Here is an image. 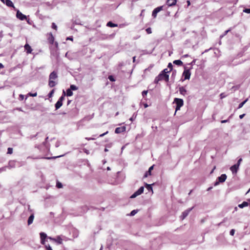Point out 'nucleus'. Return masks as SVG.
Listing matches in <instances>:
<instances>
[{
    "mask_svg": "<svg viewBox=\"0 0 250 250\" xmlns=\"http://www.w3.org/2000/svg\"><path fill=\"white\" fill-rule=\"evenodd\" d=\"M58 78L57 73L54 71L51 72L49 77L48 85L50 87H53L57 84V83L53 81Z\"/></svg>",
    "mask_w": 250,
    "mask_h": 250,
    "instance_id": "1",
    "label": "nucleus"
},
{
    "mask_svg": "<svg viewBox=\"0 0 250 250\" xmlns=\"http://www.w3.org/2000/svg\"><path fill=\"white\" fill-rule=\"evenodd\" d=\"M173 103H175L176 104V107H175V112H176L180 110V108L184 104V101L182 99L177 98H175L174 99Z\"/></svg>",
    "mask_w": 250,
    "mask_h": 250,
    "instance_id": "2",
    "label": "nucleus"
},
{
    "mask_svg": "<svg viewBox=\"0 0 250 250\" xmlns=\"http://www.w3.org/2000/svg\"><path fill=\"white\" fill-rule=\"evenodd\" d=\"M192 67H190L189 68H188L186 67H185V70L183 73V76L184 77V79H182L181 80L182 81H184L186 80H189L190 77L191 73H190V69H191Z\"/></svg>",
    "mask_w": 250,
    "mask_h": 250,
    "instance_id": "3",
    "label": "nucleus"
},
{
    "mask_svg": "<svg viewBox=\"0 0 250 250\" xmlns=\"http://www.w3.org/2000/svg\"><path fill=\"white\" fill-rule=\"evenodd\" d=\"M144 187H141L136 191H135L132 195L130 196V198H134L137 196L141 195L144 192Z\"/></svg>",
    "mask_w": 250,
    "mask_h": 250,
    "instance_id": "4",
    "label": "nucleus"
},
{
    "mask_svg": "<svg viewBox=\"0 0 250 250\" xmlns=\"http://www.w3.org/2000/svg\"><path fill=\"white\" fill-rule=\"evenodd\" d=\"M16 17L18 19L23 21L24 20H27V17L25 15H23L19 10H18L16 14Z\"/></svg>",
    "mask_w": 250,
    "mask_h": 250,
    "instance_id": "5",
    "label": "nucleus"
},
{
    "mask_svg": "<svg viewBox=\"0 0 250 250\" xmlns=\"http://www.w3.org/2000/svg\"><path fill=\"white\" fill-rule=\"evenodd\" d=\"M65 237L64 236H58L56 238L53 239V241L57 243L58 244H62V240H64Z\"/></svg>",
    "mask_w": 250,
    "mask_h": 250,
    "instance_id": "6",
    "label": "nucleus"
},
{
    "mask_svg": "<svg viewBox=\"0 0 250 250\" xmlns=\"http://www.w3.org/2000/svg\"><path fill=\"white\" fill-rule=\"evenodd\" d=\"M163 6L157 7L155 8L152 11V16L155 18L157 16V13L163 9Z\"/></svg>",
    "mask_w": 250,
    "mask_h": 250,
    "instance_id": "7",
    "label": "nucleus"
},
{
    "mask_svg": "<svg viewBox=\"0 0 250 250\" xmlns=\"http://www.w3.org/2000/svg\"><path fill=\"white\" fill-rule=\"evenodd\" d=\"M41 238V242L42 245H45V240L47 238L46 234L44 232H42L40 233Z\"/></svg>",
    "mask_w": 250,
    "mask_h": 250,
    "instance_id": "8",
    "label": "nucleus"
},
{
    "mask_svg": "<svg viewBox=\"0 0 250 250\" xmlns=\"http://www.w3.org/2000/svg\"><path fill=\"white\" fill-rule=\"evenodd\" d=\"M193 207L188 208V209L185 210L183 212L182 215L181 216V218L182 220L184 219L189 214V212L192 209Z\"/></svg>",
    "mask_w": 250,
    "mask_h": 250,
    "instance_id": "9",
    "label": "nucleus"
},
{
    "mask_svg": "<svg viewBox=\"0 0 250 250\" xmlns=\"http://www.w3.org/2000/svg\"><path fill=\"white\" fill-rule=\"evenodd\" d=\"M114 34L111 35L102 34L101 36L99 38L101 40H105L108 39H112L114 36Z\"/></svg>",
    "mask_w": 250,
    "mask_h": 250,
    "instance_id": "10",
    "label": "nucleus"
},
{
    "mask_svg": "<svg viewBox=\"0 0 250 250\" xmlns=\"http://www.w3.org/2000/svg\"><path fill=\"white\" fill-rule=\"evenodd\" d=\"M158 76H161V81L165 80L167 82H168L169 81V75L167 74H163V73H160Z\"/></svg>",
    "mask_w": 250,
    "mask_h": 250,
    "instance_id": "11",
    "label": "nucleus"
},
{
    "mask_svg": "<svg viewBox=\"0 0 250 250\" xmlns=\"http://www.w3.org/2000/svg\"><path fill=\"white\" fill-rule=\"evenodd\" d=\"M126 127L125 126L118 127L115 129V132L117 134H119L125 132V131Z\"/></svg>",
    "mask_w": 250,
    "mask_h": 250,
    "instance_id": "12",
    "label": "nucleus"
},
{
    "mask_svg": "<svg viewBox=\"0 0 250 250\" xmlns=\"http://www.w3.org/2000/svg\"><path fill=\"white\" fill-rule=\"evenodd\" d=\"M3 3H5L7 6L10 7H14V6L12 1L10 0H0Z\"/></svg>",
    "mask_w": 250,
    "mask_h": 250,
    "instance_id": "13",
    "label": "nucleus"
},
{
    "mask_svg": "<svg viewBox=\"0 0 250 250\" xmlns=\"http://www.w3.org/2000/svg\"><path fill=\"white\" fill-rule=\"evenodd\" d=\"M227 177V176L226 174H223L218 177L217 179L219 181V182L223 183L226 181Z\"/></svg>",
    "mask_w": 250,
    "mask_h": 250,
    "instance_id": "14",
    "label": "nucleus"
},
{
    "mask_svg": "<svg viewBox=\"0 0 250 250\" xmlns=\"http://www.w3.org/2000/svg\"><path fill=\"white\" fill-rule=\"evenodd\" d=\"M153 167H154V165L151 166L149 168L148 170L145 172V173L143 176L144 178H146L148 175H151V170H153Z\"/></svg>",
    "mask_w": 250,
    "mask_h": 250,
    "instance_id": "15",
    "label": "nucleus"
},
{
    "mask_svg": "<svg viewBox=\"0 0 250 250\" xmlns=\"http://www.w3.org/2000/svg\"><path fill=\"white\" fill-rule=\"evenodd\" d=\"M239 168V167L237 166V165H236L235 164L232 166L230 167V169L232 171V173H236Z\"/></svg>",
    "mask_w": 250,
    "mask_h": 250,
    "instance_id": "16",
    "label": "nucleus"
},
{
    "mask_svg": "<svg viewBox=\"0 0 250 250\" xmlns=\"http://www.w3.org/2000/svg\"><path fill=\"white\" fill-rule=\"evenodd\" d=\"M177 0H167V4L169 6H172L176 4Z\"/></svg>",
    "mask_w": 250,
    "mask_h": 250,
    "instance_id": "17",
    "label": "nucleus"
},
{
    "mask_svg": "<svg viewBox=\"0 0 250 250\" xmlns=\"http://www.w3.org/2000/svg\"><path fill=\"white\" fill-rule=\"evenodd\" d=\"M24 48L25 50L26 51L27 53L28 54L31 53L32 51L31 46L28 43L25 44V45H24Z\"/></svg>",
    "mask_w": 250,
    "mask_h": 250,
    "instance_id": "18",
    "label": "nucleus"
},
{
    "mask_svg": "<svg viewBox=\"0 0 250 250\" xmlns=\"http://www.w3.org/2000/svg\"><path fill=\"white\" fill-rule=\"evenodd\" d=\"M34 218V213H32L28 219L27 223H28V225H31L33 223Z\"/></svg>",
    "mask_w": 250,
    "mask_h": 250,
    "instance_id": "19",
    "label": "nucleus"
},
{
    "mask_svg": "<svg viewBox=\"0 0 250 250\" xmlns=\"http://www.w3.org/2000/svg\"><path fill=\"white\" fill-rule=\"evenodd\" d=\"M180 93L184 96L187 94V90L184 87L181 86L179 88Z\"/></svg>",
    "mask_w": 250,
    "mask_h": 250,
    "instance_id": "20",
    "label": "nucleus"
},
{
    "mask_svg": "<svg viewBox=\"0 0 250 250\" xmlns=\"http://www.w3.org/2000/svg\"><path fill=\"white\" fill-rule=\"evenodd\" d=\"M152 184L151 185V184H148L147 183H145V186L146 188L148 190V191H151L152 192H153V188L152 187Z\"/></svg>",
    "mask_w": 250,
    "mask_h": 250,
    "instance_id": "21",
    "label": "nucleus"
},
{
    "mask_svg": "<svg viewBox=\"0 0 250 250\" xmlns=\"http://www.w3.org/2000/svg\"><path fill=\"white\" fill-rule=\"evenodd\" d=\"M7 168H14L15 167V162L13 161H9V163H8V165L7 166Z\"/></svg>",
    "mask_w": 250,
    "mask_h": 250,
    "instance_id": "22",
    "label": "nucleus"
},
{
    "mask_svg": "<svg viewBox=\"0 0 250 250\" xmlns=\"http://www.w3.org/2000/svg\"><path fill=\"white\" fill-rule=\"evenodd\" d=\"M106 26L108 27H117L118 24H116V23H114L112 21H110L107 23Z\"/></svg>",
    "mask_w": 250,
    "mask_h": 250,
    "instance_id": "23",
    "label": "nucleus"
},
{
    "mask_svg": "<svg viewBox=\"0 0 250 250\" xmlns=\"http://www.w3.org/2000/svg\"><path fill=\"white\" fill-rule=\"evenodd\" d=\"M62 103L58 100L55 105L56 110H57L59 108H60L62 106Z\"/></svg>",
    "mask_w": 250,
    "mask_h": 250,
    "instance_id": "24",
    "label": "nucleus"
},
{
    "mask_svg": "<svg viewBox=\"0 0 250 250\" xmlns=\"http://www.w3.org/2000/svg\"><path fill=\"white\" fill-rule=\"evenodd\" d=\"M248 202L244 201L242 204H239L238 207L240 208H243L244 207L248 206Z\"/></svg>",
    "mask_w": 250,
    "mask_h": 250,
    "instance_id": "25",
    "label": "nucleus"
},
{
    "mask_svg": "<svg viewBox=\"0 0 250 250\" xmlns=\"http://www.w3.org/2000/svg\"><path fill=\"white\" fill-rule=\"evenodd\" d=\"M173 63L174 64H176V65H179V66H181L183 65V62L180 60H175L173 61Z\"/></svg>",
    "mask_w": 250,
    "mask_h": 250,
    "instance_id": "26",
    "label": "nucleus"
},
{
    "mask_svg": "<svg viewBox=\"0 0 250 250\" xmlns=\"http://www.w3.org/2000/svg\"><path fill=\"white\" fill-rule=\"evenodd\" d=\"M66 95V93L64 91V90H63L62 94L61 97H60L59 99V101L60 102H62V103L63 101L64 100V97Z\"/></svg>",
    "mask_w": 250,
    "mask_h": 250,
    "instance_id": "27",
    "label": "nucleus"
},
{
    "mask_svg": "<svg viewBox=\"0 0 250 250\" xmlns=\"http://www.w3.org/2000/svg\"><path fill=\"white\" fill-rule=\"evenodd\" d=\"M48 40L51 44H53L54 40V38L52 34L51 33H50V37L48 38Z\"/></svg>",
    "mask_w": 250,
    "mask_h": 250,
    "instance_id": "28",
    "label": "nucleus"
},
{
    "mask_svg": "<svg viewBox=\"0 0 250 250\" xmlns=\"http://www.w3.org/2000/svg\"><path fill=\"white\" fill-rule=\"evenodd\" d=\"M66 95L67 96H71L73 95V92L70 88L66 90Z\"/></svg>",
    "mask_w": 250,
    "mask_h": 250,
    "instance_id": "29",
    "label": "nucleus"
},
{
    "mask_svg": "<svg viewBox=\"0 0 250 250\" xmlns=\"http://www.w3.org/2000/svg\"><path fill=\"white\" fill-rule=\"evenodd\" d=\"M248 101V99H246L245 101H244L243 102H242L241 103H240L239 105H238V108L239 109V108H241V107H243V106L244 105V104Z\"/></svg>",
    "mask_w": 250,
    "mask_h": 250,
    "instance_id": "30",
    "label": "nucleus"
},
{
    "mask_svg": "<svg viewBox=\"0 0 250 250\" xmlns=\"http://www.w3.org/2000/svg\"><path fill=\"white\" fill-rule=\"evenodd\" d=\"M70 89H71V90H76L78 89V87L74 84L70 85Z\"/></svg>",
    "mask_w": 250,
    "mask_h": 250,
    "instance_id": "31",
    "label": "nucleus"
},
{
    "mask_svg": "<svg viewBox=\"0 0 250 250\" xmlns=\"http://www.w3.org/2000/svg\"><path fill=\"white\" fill-rule=\"evenodd\" d=\"M160 77H161V76H157L155 78V80H154V83H158V82H159V81H161V80H160L161 78H160Z\"/></svg>",
    "mask_w": 250,
    "mask_h": 250,
    "instance_id": "32",
    "label": "nucleus"
},
{
    "mask_svg": "<svg viewBox=\"0 0 250 250\" xmlns=\"http://www.w3.org/2000/svg\"><path fill=\"white\" fill-rule=\"evenodd\" d=\"M137 113H134L133 114V115L132 116V117L130 118V119H129V120H130L131 121H132V122L133 121H134V120L136 119V117H137Z\"/></svg>",
    "mask_w": 250,
    "mask_h": 250,
    "instance_id": "33",
    "label": "nucleus"
},
{
    "mask_svg": "<svg viewBox=\"0 0 250 250\" xmlns=\"http://www.w3.org/2000/svg\"><path fill=\"white\" fill-rule=\"evenodd\" d=\"M176 71L175 70L172 71V73L171 76V79L174 80L175 78V77L176 76Z\"/></svg>",
    "mask_w": 250,
    "mask_h": 250,
    "instance_id": "34",
    "label": "nucleus"
},
{
    "mask_svg": "<svg viewBox=\"0 0 250 250\" xmlns=\"http://www.w3.org/2000/svg\"><path fill=\"white\" fill-rule=\"evenodd\" d=\"M169 72L170 71L168 70L167 68H165L163 71H162L160 73H163V74H167V73H169Z\"/></svg>",
    "mask_w": 250,
    "mask_h": 250,
    "instance_id": "35",
    "label": "nucleus"
},
{
    "mask_svg": "<svg viewBox=\"0 0 250 250\" xmlns=\"http://www.w3.org/2000/svg\"><path fill=\"white\" fill-rule=\"evenodd\" d=\"M56 187L57 188H62V185L61 183H60V182L58 181L57 182V184H56Z\"/></svg>",
    "mask_w": 250,
    "mask_h": 250,
    "instance_id": "36",
    "label": "nucleus"
},
{
    "mask_svg": "<svg viewBox=\"0 0 250 250\" xmlns=\"http://www.w3.org/2000/svg\"><path fill=\"white\" fill-rule=\"evenodd\" d=\"M40 158H39V157L33 158L32 156H28L27 157V159H40ZM42 158L45 159H51V158H50V157H42Z\"/></svg>",
    "mask_w": 250,
    "mask_h": 250,
    "instance_id": "37",
    "label": "nucleus"
},
{
    "mask_svg": "<svg viewBox=\"0 0 250 250\" xmlns=\"http://www.w3.org/2000/svg\"><path fill=\"white\" fill-rule=\"evenodd\" d=\"M138 212V210H133L131 211V212L130 213V216H134L135 215V214H136Z\"/></svg>",
    "mask_w": 250,
    "mask_h": 250,
    "instance_id": "38",
    "label": "nucleus"
},
{
    "mask_svg": "<svg viewBox=\"0 0 250 250\" xmlns=\"http://www.w3.org/2000/svg\"><path fill=\"white\" fill-rule=\"evenodd\" d=\"M54 89H52L48 94V96L49 98H51L52 97L54 93Z\"/></svg>",
    "mask_w": 250,
    "mask_h": 250,
    "instance_id": "39",
    "label": "nucleus"
},
{
    "mask_svg": "<svg viewBox=\"0 0 250 250\" xmlns=\"http://www.w3.org/2000/svg\"><path fill=\"white\" fill-rule=\"evenodd\" d=\"M167 67L169 69V71H171L172 70L173 65L171 62L168 63Z\"/></svg>",
    "mask_w": 250,
    "mask_h": 250,
    "instance_id": "40",
    "label": "nucleus"
},
{
    "mask_svg": "<svg viewBox=\"0 0 250 250\" xmlns=\"http://www.w3.org/2000/svg\"><path fill=\"white\" fill-rule=\"evenodd\" d=\"M13 153V148L11 147H8L7 149V154H11Z\"/></svg>",
    "mask_w": 250,
    "mask_h": 250,
    "instance_id": "41",
    "label": "nucleus"
},
{
    "mask_svg": "<svg viewBox=\"0 0 250 250\" xmlns=\"http://www.w3.org/2000/svg\"><path fill=\"white\" fill-rule=\"evenodd\" d=\"M28 95H29L30 96H31V97H36L37 95V92H35V93H34L29 92L28 94Z\"/></svg>",
    "mask_w": 250,
    "mask_h": 250,
    "instance_id": "42",
    "label": "nucleus"
},
{
    "mask_svg": "<svg viewBox=\"0 0 250 250\" xmlns=\"http://www.w3.org/2000/svg\"><path fill=\"white\" fill-rule=\"evenodd\" d=\"M146 32L148 34H151L152 33L151 29L150 27H148L146 29Z\"/></svg>",
    "mask_w": 250,
    "mask_h": 250,
    "instance_id": "43",
    "label": "nucleus"
},
{
    "mask_svg": "<svg viewBox=\"0 0 250 250\" xmlns=\"http://www.w3.org/2000/svg\"><path fill=\"white\" fill-rule=\"evenodd\" d=\"M48 139V137H46L45 139V141L42 143V145L46 147H47L46 144Z\"/></svg>",
    "mask_w": 250,
    "mask_h": 250,
    "instance_id": "44",
    "label": "nucleus"
},
{
    "mask_svg": "<svg viewBox=\"0 0 250 250\" xmlns=\"http://www.w3.org/2000/svg\"><path fill=\"white\" fill-rule=\"evenodd\" d=\"M45 247L46 250H53L49 245H45Z\"/></svg>",
    "mask_w": 250,
    "mask_h": 250,
    "instance_id": "45",
    "label": "nucleus"
},
{
    "mask_svg": "<svg viewBox=\"0 0 250 250\" xmlns=\"http://www.w3.org/2000/svg\"><path fill=\"white\" fill-rule=\"evenodd\" d=\"M7 168V166L3 167L0 168V172H2L3 171H5L6 170V168Z\"/></svg>",
    "mask_w": 250,
    "mask_h": 250,
    "instance_id": "46",
    "label": "nucleus"
},
{
    "mask_svg": "<svg viewBox=\"0 0 250 250\" xmlns=\"http://www.w3.org/2000/svg\"><path fill=\"white\" fill-rule=\"evenodd\" d=\"M243 12L247 13H250V8H245L243 10Z\"/></svg>",
    "mask_w": 250,
    "mask_h": 250,
    "instance_id": "47",
    "label": "nucleus"
},
{
    "mask_svg": "<svg viewBox=\"0 0 250 250\" xmlns=\"http://www.w3.org/2000/svg\"><path fill=\"white\" fill-rule=\"evenodd\" d=\"M52 28L54 29L57 30V26L56 25V24L55 23L53 22L52 23Z\"/></svg>",
    "mask_w": 250,
    "mask_h": 250,
    "instance_id": "48",
    "label": "nucleus"
},
{
    "mask_svg": "<svg viewBox=\"0 0 250 250\" xmlns=\"http://www.w3.org/2000/svg\"><path fill=\"white\" fill-rule=\"evenodd\" d=\"M147 93V90H144L142 93L143 97H144L145 96H146Z\"/></svg>",
    "mask_w": 250,
    "mask_h": 250,
    "instance_id": "49",
    "label": "nucleus"
},
{
    "mask_svg": "<svg viewBox=\"0 0 250 250\" xmlns=\"http://www.w3.org/2000/svg\"><path fill=\"white\" fill-rule=\"evenodd\" d=\"M242 161V158H240L238 160V162L237 163V164H236L235 165H237V166H238L239 167V166L240 165V163Z\"/></svg>",
    "mask_w": 250,
    "mask_h": 250,
    "instance_id": "50",
    "label": "nucleus"
},
{
    "mask_svg": "<svg viewBox=\"0 0 250 250\" xmlns=\"http://www.w3.org/2000/svg\"><path fill=\"white\" fill-rule=\"evenodd\" d=\"M73 23L75 24H81L79 22V20H72Z\"/></svg>",
    "mask_w": 250,
    "mask_h": 250,
    "instance_id": "51",
    "label": "nucleus"
},
{
    "mask_svg": "<svg viewBox=\"0 0 250 250\" xmlns=\"http://www.w3.org/2000/svg\"><path fill=\"white\" fill-rule=\"evenodd\" d=\"M24 95H22V94H20V95H19V99L20 101H22V100H23L24 99Z\"/></svg>",
    "mask_w": 250,
    "mask_h": 250,
    "instance_id": "52",
    "label": "nucleus"
},
{
    "mask_svg": "<svg viewBox=\"0 0 250 250\" xmlns=\"http://www.w3.org/2000/svg\"><path fill=\"white\" fill-rule=\"evenodd\" d=\"M196 60L194 59L190 63H189V65H190L192 67V66L195 63Z\"/></svg>",
    "mask_w": 250,
    "mask_h": 250,
    "instance_id": "53",
    "label": "nucleus"
},
{
    "mask_svg": "<svg viewBox=\"0 0 250 250\" xmlns=\"http://www.w3.org/2000/svg\"><path fill=\"white\" fill-rule=\"evenodd\" d=\"M230 29H229V30H226V31L225 32V33H224V34L223 35H222L220 36V38H223L224 36H225L226 35H227V34L229 31H230Z\"/></svg>",
    "mask_w": 250,
    "mask_h": 250,
    "instance_id": "54",
    "label": "nucleus"
},
{
    "mask_svg": "<svg viewBox=\"0 0 250 250\" xmlns=\"http://www.w3.org/2000/svg\"><path fill=\"white\" fill-rule=\"evenodd\" d=\"M235 230L234 229H232L230 230L229 232V234L230 235L233 236L234 234Z\"/></svg>",
    "mask_w": 250,
    "mask_h": 250,
    "instance_id": "55",
    "label": "nucleus"
},
{
    "mask_svg": "<svg viewBox=\"0 0 250 250\" xmlns=\"http://www.w3.org/2000/svg\"><path fill=\"white\" fill-rule=\"evenodd\" d=\"M108 79H109L110 81L112 82L115 81V80L112 76H109L108 77Z\"/></svg>",
    "mask_w": 250,
    "mask_h": 250,
    "instance_id": "56",
    "label": "nucleus"
},
{
    "mask_svg": "<svg viewBox=\"0 0 250 250\" xmlns=\"http://www.w3.org/2000/svg\"><path fill=\"white\" fill-rule=\"evenodd\" d=\"M220 183V182H219V181L217 179L216 182L214 183V186H216L218 185Z\"/></svg>",
    "mask_w": 250,
    "mask_h": 250,
    "instance_id": "57",
    "label": "nucleus"
},
{
    "mask_svg": "<svg viewBox=\"0 0 250 250\" xmlns=\"http://www.w3.org/2000/svg\"><path fill=\"white\" fill-rule=\"evenodd\" d=\"M112 146V144L111 143H110V144H106L105 145V147H107V148H110Z\"/></svg>",
    "mask_w": 250,
    "mask_h": 250,
    "instance_id": "58",
    "label": "nucleus"
},
{
    "mask_svg": "<svg viewBox=\"0 0 250 250\" xmlns=\"http://www.w3.org/2000/svg\"><path fill=\"white\" fill-rule=\"evenodd\" d=\"M229 122V120H222L221 121V123H227Z\"/></svg>",
    "mask_w": 250,
    "mask_h": 250,
    "instance_id": "59",
    "label": "nucleus"
},
{
    "mask_svg": "<svg viewBox=\"0 0 250 250\" xmlns=\"http://www.w3.org/2000/svg\"><path fill=\"white\" fill-rule=\"evenodd\" d=\"M66 40H73V37H68L67 38Z\"/></svg>",
    "mask_w": 250,
    "mask_h": 250,
    "instance_id": "60",
    "label": "nucleus"
},
{
    "mask_svg": "<svg viewBox=\"0 0 250 250\" xmlns=\"http://www.w3.org/2000/svg\"><path fill=\"white\" fill-rule=\"evenodd\" d=\"M245 114H242V115H240L239 116V118L242 119L244 116H245Z\"/></svg>",
    "mask_w": 250,
    "mask_h": 250,
    "instance_id": "61",
    "label": "nucleus"
},
{
    "mask_svg": "<svg viewBox=\"0 0 250 250\" xmlns=\"http://www.w3.org/2000/svg\"><path fill=\"white\" fill-rule=\"evenodd\" d=\"M221 99H223L225 97V95H224L223 93H221L220 95Z\"/></svg>",
    "mask_w": 250,
    "mask_h": 250,
    "instance_id": "62",
    "label": "nucleus"
},
{
    "mask_svg": "<svg viewBox=\"0 0 250 250\" xmlns=\"http://www.w3.org/2000/svg\"><path fill=\"white\" fill-rule=\"evenodd\" d=\"M60 146V143L59 142H57L56 143V145H55V146L56 147H58L59 146Z\"/></svg>",
    "mask_w": 250,
    "mask_h": 250,
    "instance_id": "63",
    "label": "nucleus"
},
{
    "mask_svg": "<svg viewBox=\"0 0 250 250\" xmlns=\"http://www.w3.org/2000/svg\"><path fill=\"white\" fill-rule=\"evenodd\" d=\"M83 150H84V152L85 153H86V154H89V151L88 150H87L86 149H84Z\"/></svg>",
    "mask_w": 250,
    "mask_h": 250,
    "instance_id": "64",
    "label": "nucleus"
}]
</instances>
